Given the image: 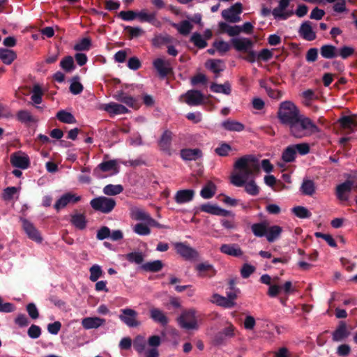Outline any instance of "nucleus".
<instances>
[{
	"label": "nucleus",
	"mask_w": 357,
	"mask_h": 357,
	"mask_svg": "<svg viewBox=\"0 0 357 357\" xmlns=\"http://www.w3.org/2000/svg\"><path fill=\"white\" fill-rule=\"evenodd\" d=\"M234 167L239 173L231 177V182L237 187H242L245 181L260 171L258 160L252 155H245L238 158L234 163Z\"/></svg>",
	"instance_id": "nucleus-1"
},
{
	"label": "nucleus",
	"mask_w": 357,
	"mask_h": 357,
	"mask_svg": "<svg viewBox=\"0 0 357 357\" xmlns=\"http://www.w3.org/2000/svg\"><path fill=\"white\" fill-rule=\"evenodd\" d=\"M288 128L290 135L297 139L310 137L320 132L319 127L309 117L303 114L294 121Z\"/></svg>",
	"instance_id": "nucleus-2"
},
{
	"label": "nucleus",
	"mask_w": 357,
	"mask_h": 357,
	"mask_svg": "<svg viewBox=\"0 0 357 357\" xmlns=\"http://www.w3.org/2000/svg\"><path fill=\"white\" fill-rule=\"evenodd\" d=\"M301 115L299 109L292 102L284 101L280 103L278 117L282 125L289 127Z\"/></svg>",
	"instance_id": "nucleus-3"
},
{
	"label": "nucleus",
	"mask_w": 357,
	"mask_h": 357,
	"mask_svg": "<svg viewBox=\"0 0 357 357\" xmlns=\"http://www.w3.org/2000/svg\"><path fill=\"white\" fill-rule=\"evenodd\" d=\"M116 202L114 199L100 196L91 200L90 205L96 211H100L105 214H108L113 211L116 206Z\"/></svg>",
	"instance_id": "nucleus-4"
},
{
	"label": "nucleus",
	"mask_w": 357,
	"mask_h": 357,
	"mask_svg": "<svg viewBox=\"0 0 357 357\" xmlns=\"http://www.w3.org/2000/svg\"><path fill=\"white\" fill-rule=\"evenodd\" d=\"M180 326L185 329H197V323L195 311L193 310L183 311L177 319Z\"/></svg>",
	"instance_id": "nucleus-5"
},
{
	"label": "nucleus",
	"mask_w": 357,
	"mask_h": 357,
	"mask_svg": "<svg viewBox=\"0 0 357 357\" xmlns=\"http://www.w3.org/2000/svg\"><path fill=\"white\" fill-rule=\"evenodd\" d=\"M120 312L119 318L128 327L135 328L140 325V321L137 319L138 314L135 310L123 308Z\"/></svg>",
	"instance_id": "nucleus-6"
},
{
	"label": "nucleus",
	"mask_w": 357,
	"mask_h": 357,
	"mask_svg": "<svg viewBox=\"0 0 357 357\" xmlns=\"http://www.w3.org/2000/svg\"><path fill=\"white\" fill-rule=\"evenodd\" d=\"M242 13V4L239 2L222 11V17L231 23L238 22L241 20L239 15Z\"/></svg>",
	"instance_id": "nucleus-7"
},
{
	"label": "nucleus",
	"mask_w": 357,
	"mask_h": 357,
	"mask_svg": "<svg viewBox=\"0 0 357 357\" xmlns=\"http://www.w3.org/2000/svg\"><path fill=\"white\" fill-rule=\"evenodd\" d=\"M174 248L176 252L185 260L196 259L199 257L198 252L185 243H175Z\"/></svg>",
	"instance_id": "nucleus-8"
},
{
	"label": "nucleus",
	"mask_w": 357,
	"mask_h": 357,
	"mask_svg": "<svg viewBox=\"0 0 357 357\" xmlns=\"http://www.w3.org/2000/svg\"><path fill=\"white\" fill-rule=\"evenodd\" d=\"M172 132L165 130L158 142L159 149L169 156H171L173 153L172 149Z\"/></svg>",
	"instance_id": "nucleus-9"
},
{
	"label": "nucleus",
	"mask_w": 357,
	"mask_h": 357,
	"mask_svg": "<svg viewBox=\"0 0 357 357\" xmlns=\"http://www.w3.org/2000/svg\"><path fill=\"white\" fill-rule=\"evenodd\" d=\"M81 200V197L72 192L63 194L54 204V208L56 211L64 208L69 204H75Z\"/></svg>",
	"instance_id": "nucleus-10"
},
{
	"label": "nucleus",
	"mask_w": 357,
	"mask_h": 357,
	"mask_svg": "<svg viewBox=\"0 0 357 357\" xmlns=\"http://www.w3.org/2000/svg\"><path fill=\"white\" fill-rule=\"evenodd\" d=\"M22 227L28 237L32 241L36 243H41L43 238L39 231L35 227V226L30 221L25 218H22Z\"/></svg>",
	"instance_id": "nucleus-11"
},
{
	"label": "nucleus",
	"mask_w": 357,
	"mask_h": 357,
	"mask_svg": "<svg viewBox=\"0 0 357 357\" xmlns=\"http://www.w3.org/2000/svg\"><path fill=\"white\" fill-rule=\"evenodd\" d=\"M289 5V0H280L278 6L275 8L272 11L274 17L275 19L284 20L291 17L294 14L292 10L284 12Z\"/></svg>",
	"instance_id": "nucleus-12"
},
{
	"label": "nucleus",
	"mask_w": 357,
	"mask_h": 357,
	"mask_svg": "<svg viewBox=\"0 0 357 357\" xmlns=\"http://www.w3.org/2000/svg\"><path fill=\"white\" fill-rule=\"evenodd\" d=\"M11 165L17 168L26 169L29 167L30 160L26 155H22L20 153H14L10 155Z\"/></svg>",
	"instance_id": "nucleus-13"
},
{
	"label": "nucleus",
	"mask_w": 357,
	"mask_h": 357,
	"mask_svg": "<svg viewBox=\"0 0 357 357\" xmlns=\"http://www.w3.org/2000/svg\"><path fill=\"white\" fill-rule=\"evenodd\" d=\"M234 49L238 52H246L253 47V42L247 38H234L231 40Z\"/></svg>",
	"instance_id": "nucleus-14"
},
{
	"label": "nucleus",
	"mask_w": 357,
	"mask_h": 357,
	"mask_svg": "<svg viewBox=\"0 0 357 357\" xmlns=\"http://www.w3.org/2000/svg\"><path fill=\"white\" fill-rule=\"evenodd\" d=\"M354 185V181L351 180H346L344 183L336 187V196L341 201H347V194L351 191Z\"/></svg>",
	"instance_id": "nucleus-15"
},
{
	"label": "nucleus",
	"mask_w": 357,
	"mask_h": 357,
	"mask_svg": "<svg viewBox=\"0 0 357 357\" xmlns=\"http://www.w3.org/2000/svg\"><path fill=\"white\" fill-rule=\"evenodd\" d=\"M185 102L190 106L201 105L204 101V95L198 90H189L185 94Z\"/></svg>",
	"instance_id": "nucleus-16"
},
{
	"label": "nucleus",
	"mask_w": 357,
	"mask_h": 357,
	"mask_svg": "<svg viewBox=\"0 0 357 357\" xmlns=\"http://www.w3.org/2000/svg\"><path fill=\"white\" fill-rule=\"evenodd\" d=\"M350 335V331L344 321H340L337 328L332 333V339L334 342H341Z\"/></svg>",
	"instance_id": "nucleus-17"
},
{
	"label": "nucleus",
	"mask_w": 357,
	"mask_h": 357,
	"mask_svg": "<svg viewBox=\"0 0 357 357\" xmlns=\"http://www.w3.org/2000/svg\"><path fill=\"white\" fill-rule=\"evenodd\" d=\"M298 33L303 39L308 41L314 40L317 37L310 21H306L301 25Z\"/></svg>",
	"instance_id": "nucleus-18"
},
{
	"label": "nucleus",
	"mask_w": 357,
	"mask_h": 357,
	"mask_svg": "<svg viewBox=\"0 0 357 357\" xmlns=\"http://www.w3.org/2000/svg\"><path fill=\"white\" fill-rule=\"evenodd\" d=\"M195 193V190L191 189L178 190L174 197L175 202L179 204L191 202Z\"/></svg>",
	"instance_id": "nucleus-19"
},
{
	"label": "nucleus",
	"mask_w": 357,
	"mask_h": 357,
	"mask_svg": "<svg viewBox=\"0 0 357 357\" xmlns=\"http://www.w3.org/2000/svg\"><path fill=\"white\" fill-rule=\"evenodd\" d=\"M70 223L76 229L83 230L86 227L87 220L84 213H79L76 211L70 215Z\"/></svg>",
	"instance_id": "nucleus-20"
},
{
	"label": "nucleus",
	"mask_w": 357,
	"mask_h": 357,
	"mask_svg": "<svg viewBox=\"0 0 357 357\" xmlns=\"http://www.w3.org/2000/svg\"><path fill=\"white\" fill-rule=\"evenodd\" d=\"M220 250L222 253L232 256L238 257L243 255V251L237 244H222L220 248Z\"/></svg>",
	"instance_id": "nucleus-21"
},
{
	"label": "nucleus",
	"mask_w": 357,
	"mask_h": 357,
	"mask_svg": "<svg viewBox=\"0 0 357 357\" xmlns=\"http://www.w3.org/2000/svg\"><path fill=\"white\" fill-rule=\"evenodd\" d=\"M137 17L142 22H149L156 27L160 26V22L157 20L155 13H147L145 10H141L140 12H137Z\"/></svg>",
	"instance_id": "nucleus-22"
},
{
	"label": "nucleus",
	"mask_w": 357,
	"mask_h": 357,
	"mask_svg": "<svg viewBox=\"0 0 357 357\" xmlns=\"http://www.w3.org/2000/svg\"><path fill=\"white\" fill-rule=\"evenodd\" d=\"M196 270L199 272L200 277H213L216 274V271L213 266L208 263H200L196 266Z\"/></svg>",
	"instance_id": "nucleus-23"
},
{
	"label": "nucleus",
	"mask_w": 357,
	"mask_h": 357,
	"mask_svg": "<svg viewBox=\"0 0 357 357\" xmlns=\"http://www.w3.org/2000/svg\"><path fill=\"white\" fill-rule=\"evenodd\" d=\"M202 156L199 149H183L181 151V157L184 160H196Z\"/></svg>",
	"instance_id": "nucleus-24"
},
{
	"label": "nucleus",
	"mask_w": 357,
	"mask_h": 357,
	"mask_svg": "<svg viewBox=\"0 0 357 357\" xmlns=\"http://www.w3.org/2000/svg\"><path fill=\"white\" fill-rule=\"evenodd\" d=\"M150 317L155 322L159 323L163 326H166L169 322L167 317L158 308L153 307L150 310Z\"/></svg>",
	"instance_id": "nucleus-25"
},
{
	"label": "nucleus",
	"mask_w": 357,
	"mask_h": 357,
	"mask_svg": "<svg viewBox=\"0 0 357 357\" xmlns=\"http://www.w3.org/2000/svg\"><path fill=\"white\" fill-rule=\"evenodd\" d=\"M105 323V320L99 317H86L82 321V325L85 329L97 328Z\"/></svg>",
	"instance_id": "nucleus-26"
},
{
	"label": "nucleus",
	"mask_w": 357,
	"mask_h": 357,
	"mask_svg": "<svg viewBox=\"0 0 357 357\" xmlns=\"http://www.w3.org/2000/svg\"><path fill=\"white\" fill-rule=\"evenodd\" d=\"M341 127L349 129L351 132L357 130V118L356 116H344L339 119Z\"/></svg>",
	"instance_id": "nucleus-27"
},
{
	"label": "nucleus",
	"mask_w": 357,
	"mask_h": 357,
	"mask_svg": "<svg viewBox=\"0 0 357 357\" xmlns=\"http://www.w3.org/2000/svg\"><path fill=\"white\" fill-rule=\"evenodd\" d=\"M104 109L112 115L126 114L128 109L123 105L116 102H110L105 105Z\"/></svg>",
	"instance_id": "nucleus-28"
},
{
	"label": "nucleus",
	"mask_w": 357,
	"mask_h": 357,
	"mask_svg": "<svg viewBox=\"0 0 357 357\" xmlns=\"http://www.w3.org/2000/svg\"><path fill=\"white\" fill-rule=\"evenodd\" d=\"M18 121L24 124H30L31 123H36L38 119L33 116L30 112L25 109L19 110L16 114Z\"/></svg>",
	"instance_id": "nucleus-29"
},
{
	"label": "nucleus",
	"mask_w": 357,
	"mask_h": 357,
	"mask_svg": "<svg viewBox=\"0 0 357 357\" xmlns=\"http://www.w3.org/2000/svg\"><path fill=\"white\" fill-rule=\"evenodd\" d=\"M221 126L225 130L231 132H241L245 129V126L243 123L231 119L223 121Z\"/></svg>",
	"instance_id": "nucleus-30"
},
{
	"label": "nucleus",
	"mask_w": 357,
	"mask_h": 357,
	"mask_svg": "<svg viewBox=\"0 0 357 357\" xmlns=\"http://www.w3.org/2000/svg\"><path fill=\"white\" fill-rule=\"evenodd\" d=\"M320 54L324 59H333L338 56L337 48L333 45H324L320 48Z\"/></svg>",
	"instance_id": "nucleus-31"
},
{
	"label": "nucleus",
	"mask_w": 357,
	"mask_h": 357,
	"mask_svg": "<svg viewBox=\"0 0 357 357\" xmlns=\"http://www.w3.org/2000/svg\"><path fill=\"white\" fill-rule=\"evenodd\" d=\"M217 187L213 182L208 181L200 191L202 198L208 199L212 198L216 193Z\"/></svg>",
	"instance_id": "nucleus-32"
},
{
	"label": "nucleus",
	"mask_w": 357,
	"mask_h": 357,
	"mask_svg": "<svg viewBox=\"0 0 357 357\" xmlns=\"http://www.w3.org/2000/svg\"><path fill=\"white\" fill-rule=\"evenodd\" d=\"M282 232V228L278 225L267 227L266 238L269 243H273L278 239Z\"/></svg>",
	"instance_id": "nucleus-33"
},
{
	"label": "nucleus",
	"mask_w": 357,
	"mask_h": 357,
	"mask_svg": "<svg viewBox=\"0 0 357 357\" xmlns=\"http://www.w3.org/2000/svg\"><path fill=\"white\" fill-rule=\"evenodd\" d=\"M174 38L168 34H158L152 39V45L155 47L169 45L173 43Z\"/></svg>",
	"instance_id": "nucleus-34"
},
{
	"label": "nucleus",
	"mask_w": 357,
	"mask_h": 357,
	"mask_svg": "<svg viewBox=\"0 0 357 357\" xmlns=\"http://www.w3.org/2000/svg\"><path fill=\"white\" fill-rule=\"evenodd\" d=\"M17 58L16 53L6 48L0 49V59L4 64L10 65Z\"/></svg>",
	"instance_id": "nucleus-35"
},
{
	"label": "nucleus",
	"mask_w": 357,
	"mask_h": 357,
	"mask_svg": "<svg viewBox=\"0 0 357 357\" xmlns=\"http://www.w3.org/2000/svg\"><path fill=\"white\" fill-rule=\"evenodd\" d=\"M56 118L63 123L73 124L77 123L74 115L64 109L59 110L56 114Z\"/></svg>",
	"instance_id": "nucleus-36"
},
{
	"label": "nucleus",
	"mask_w": 357,
	"mask_h": 357,
	"mask_svg": "<svg viewBox=\"0 0 357 357\" xmlns=\"http://www.w3.org/2000/svg\"><path fill=\"white\" fill-rule=\"evenodd\" d=\"M218 26L222 32L227 33L229 36H238L241 32V26L238 25L230 26L226 22H221Z\"/></svg>",
	"instance_id": "nucleus-37"
},
{
	"label": "nucleus",
	"mask_w": 357,
	"mask_h": 357,
	"mask_svg": "<svg viewBox=\"0 0 357 357\" xmlns=\"http://www.w3.org/2000/svg\"><path fill=\"white\" fill-rule=\"evenodd\" d=\"M268 223L266 222H260L254 223L251 225V230L253 234L257 237L266 236L267 233Z\"/></svg>",
	"instance_id": "nucleus-38"
},
{
	"label": "nucleus",
	"mask_w": 357,
	"mask_h": 357,
	"mask_svg": "<svg viewBox=\"0 0 357 357\" xmlns=\"http://www.w3.org/2000/svg\"><path fill=\"white\" fill-rule=\"evenodd\" d=\"M153 66L162 77H166L171 71V68L165 66V61L160 58L154 60Z\"/></svg>",
	"instance_id": "nucleus-39"
},
{
	"label": "nucleus",
	"mask_w": 357,
	"mask_h": 357,
	"mask_svg": "<svg viewBox=\"0 0 357 357\" xmlns=\"http://www.w3.org/2000/svg\"><path fill=\"white\" fill-rule=\"evenodd\" d=\"M163 263L160 260L146 262L142 265V268L148 272L156 273L163 268Z\"/></svg>",
	"instance_id": "nucleus-40"
},
{
	"label": "nucleus",
	"mask_w": 357,
	"mask_h": 357,
	"mask_svg": "<svg viewBox=\"0 0 357 357\" xmlns=\"http://www.w3.org/2000/svg\"><path fill=\"white\" fill-rule=\"evenodd\" d=\"M210 89L214 93H222L225 95H229L231 92V85L229 82H226L223 84L212 83Z\"/></svg>",
	"instance_id": "nucleus-41"
},
{
	"label": "nucleus",
	"mask_w": 357,
	"mask_h": 357,
	"mask_svg": "<svg viewBox=\"0 0 357 357\" xmlns=\"http://www.w3.org/2000/svg\"><path fill=\"white\" fill-rule=\"evenodd\" d=\"M296 157V153L292 145L287 146L282 153V160L287 163L294 162Z\"/></svg>",
	"instance_id": "nucleus-42"
},
{
	"label": "nucleus",
	"mask_w": 357,
	"mask_h": 357,
	"mask_svg": "<svg viewBox=\"0 0 357 357\" xmlns=\"http://www.w3.org/2000/svg\"><path fill=\"white\" fill-rule=\"evenodd\" d=\"M172 26L174 28H176L179 33L183 36L189 34L193 27L191 23L188 20L182 21L180 24L172 23Z\"/></svg>",
	"instance_id": "nucleus-43"
},
{
	"label": "nucleus",
	"mask_w": 357,
	"mask_h": 357,
	"mask_svg": "<svg viewBox=\"0 0 357 357\" xmlns=\"http://www.w3.org/2000/svg\"><path fill=\"white\" fill-rule=\"evenodd\" d=\"M301 191L305 195L312 196L315 192L314 183L312 180H303L301 186Z\"/></svg>",
	"instance_id": "nucleus-44"
},
{
	"label": "nucleus",
	"mask_w": 357,
	"mask_h": 357,
	"mask_svg": "<svg viewBox=\"0 0 357 357\" xmlns=\"http://www.w3.org/2000/svg\"><path fill=\"white\" fill-rule=\"evenodd\" d=\"M124 31H126L129 40L138 38L144 33V31L138 26H125Z\"/></svg>",
	"instance_id": "nucleus-45"
},
{
	"label": "nucleus",
	"mask_w": 357,
	"mask_h": 357,
	"mask_svg": "<svg viewBox=\"0 0 357 357\" xmlns=\"http://www.w3.org/2000/svg\"><path fill=\"white\" fill-rule=\"evenodd\" d=\"M123 187L121 185L108 184L103 188V193L108 196H114L121 193Z\"/></svg>",
	"instance_id": "nucleus-46"
},
{
	"label": "nucleus",
	"mask_w": 357,
	"mask_h": 357,
	"mask_svg": "<svg viewBox=\"0 0 357 357\" xmlns=\"http://www.w3.org/2000/svg\"><path fill=\"white\" fill-rule=\"evenodd\" d=\"M61 68L66 73H70L75 68L73 56H66L60 62Z\"/></svg>",
	"instance_id": "nucleus-47"
},
{
	"label": "nucleus",
	"mask_w": 357,
	"mask_h": 357,
	"mask_svg": "<svg viewBox=\"0 0 357 357\" xmlns=\"http://www.w3.org/2000/svg\"><path fill=\"white\" fill-rule=\"evenodd\" d=\"M79 77L75 75L72 79V83L70 86V91L74 95H78L81 93L84 89L83 85L79 82Z\"/></svg>",
	"instance_id": "nucleus-48"
},
{
	"label": "nucleus",
	"mask_w": 357,
	"mask_h": 357,
	"mask_svg": "<svg viewBox=\"0 0 357 357\" xmlns=\"http://www.w3.org/2000/svg\"><path fill=\"white\" fill-rule=\"evenodd\" d=\"M98 169L101 170L103 172H107L111 170L116 169V162L115 160H108L105 162H102L100 163L97 168L94 169L93 173L96 174L98 171Z\"/></svg>",
	"instance_id": "nucleus-49"
},
{
	"label": "nucleus",
	"mask_w": 357,
	"mask_h": 357,
	"mask_svg": "<svg viewBox=\"0 0 357 357\" xmlns=\"http://www.w3.org/2000/svg\"><path fill=\"white\" fill-rule=\"evenodd\" d=\"M214 302L220 306L230 308L234 305V302H231L227 297H224L218 294L213 295Z\"/></svg>",
	"instance_id": "nucleus-50"
},
{
	"label": "nucleus",
	"mask_w": 357,
	"mask_h": 357,
	"mask_svg": "<svg viewBox=\"0 0 357 357\" xmlns=\"http://www.w3.org/2000/svg\"><path fill=\"white\" fill-rule=\"evenodd\" d=\"M222 63V61L220 59H210L206 65V67L214 73H218L224 70V68L220 66Z\"/></svg>",
	"instance_id": "nucleus-51"
},
{
	"label": "nucleus",
	"mask_w": 357,
	"mask_h": 357,
	"mask_svg": "<svg viewBox=\"0 0 357 357\" xmlns=\"http://www.w3.org/2000/svg\"><path fill=\"white\" fill-rule=\"evenodd\" d=\"M245 192L252 196H257L259 193V187L256 184L255 181L252 179L248 182H245Z\"/></svg>",
	"instance_id": "nucleus-52"
},
{
	"label": "nucleus",
	"mask_w": 357,
	"mask_h": 357,
	"mask_svg": "<svg viewBox=\"0 0 357 357\" xmlns=\"http://www.w3.org/2000/svg\"><path fill=\"white\" fill-rule=\"evenodd\" d=\"M190 41L199 49H203L207 46L206 40H204L202 35L197 32L193 33L190 38Z\"/></svg>",
	"instance_id": "nucleus-53"
},
{
	"label": "nucleus",
	"mask_w": 357,
	"mask_h": 357,
	"mask_svg": "<svg viewBox=\"0 0 357 357\" xmlns=\"http://www.w3.org/2000/svg\"><path fill=\"white\" fill-rule=\"evenodd\" d=\"M91 40L89 38H84L79 42L76 43L73 47L75 51H88L90 50Z\"/></svg>",
	"instance_id": "nucleus-54"
},
{
	"label": "nucleus",
	"mask_w": 357,
	"mask_h": 357,
	"mask_svg": "<svg viewBox=\"0 0 357 357\" xmlns=\"http://www.w3.org/2000/svg\"><path fill=\"white\" fill-rule=\"evenodd\" d=\"M126 259L136 264H141L144 261V255L140 252H132L126 255Z\"/></svg>",
	"instance_id": "nucleus-55"
},
{
	"label": "nucleus",
	"mask_w": 357,
	"mask_h": 357,
	"mask_svg": "<svg viewBox=\"0 0 357 357\" xmlns=\"http://www.w3.org/2000/svg\"><path fill=\"white\" fill-rule=\"evenodd\" d=\"M291 211L299 218H309L312 215V213L304 206H295Z\"/></svg>",
	"instance_id": "nucleus-56"
},
{
	"label": "nucleus",
	"mask_w": 357,
	"mask_h": 357,
	"mask_svg": "<svg viewBox=\"0 0 357 357\" xmlns=\"http://www.w3.org/2000/svg\"><path fill=\"white\" fill-rule=\"evenodd\" d=\"M43 92L38 85H36L33 89V94L31 96V100L35 105H39L43 100Z\"/></svg>",
	"instance_id": "nucleus-57"
},
{
	"label": "nucleus",
	"mask_w": 357,
	"mask_h": 357,
	"mask_svg": "<svg viewBox=\"0 0 357 357\" xmlns=\"http://www.w3.org/2000/svg\"><path fill=\"white\" fill-rule=\"evenodd\" d=\"M133 348L139 354L144 352L146 348V341L144 337L141 335L137 336L133 341Z\"/></svg>",
	"instance_id": "nucleus-58"
},
{
	"label": "nucleus",
	"mask_w": 357,
	"mask_h": 357,
	"mask_svg": "<svg viewBox=\"0 0 357 357\" xmlns=\"http://www.w3.org/2000/svg\"><path fill=\"white\" fill-rule=\"evenodd\" d=\"M133 231L140 236H147L151 234L150 228L144 223H137L133 227Z\"/></svg>",
	"instance_id": "nucleus-59"
},
{
	"label": "nucleus",
	"mask_w": 357,
	"mask_h": 357,
	"mask_svg": "<svg viewBox=\"0 0 357 357\" xmlns=\"http://www.w3.org/2000/svg\"><path fill=\"white\" fill-rule=\"evenodd\" d=\"M293 147L295 149V151L301 155H305L308 154L310 151V145L307 143H300L296 144H292Z\"/></svg>",
	"instance_id": "nucleus-60"
},
{
	"label": "nucleus",
	"mask_w": 357,
	"mask_h": 357,
	"mask_svg": "<svg viewBox=\"0 0 357 357\" xmlns=\"http://www.w3.org/2000/svg\"><path fill=\"white\" fill-rule=\"evenodd\" d=\"M90 280L92 282H96L102 274V271L100 266L95 264L90 268Z\"/></svg>",
	"instance_id": "nucleus-61"
},
{
	"label": "nucleus",
	"mask_w": 357,
	"mask_h": 357,
	"mask_svg": "<svg viewBox=\"0 0 357 357\" xmlns=\"http://www.w3.org/2000/svg\"><path fill=\"white\" fill-rule=\"evenodd\" d=\"M133 218L136 220L149 221L151 218L149 213L145 212L144 210L137 208L132 211Z\"/></svg>",
	"instance_id": "nucleus-62"
},
{
	"label": "nucleus",
	"mask_w": 357,
	"mask_h": 357,
	"mask_svg": "<svg viewBox=\"0 0 357 357\" xmlns=\"http://www.w3.org/2000/svg\"><path fill=\"white\" fill-rule=\"evenodd\" d=\"M256 270V268L249 264H244L241 269V275L243 278H248Z\"/></svg>",
	"instance_id": "nucleus-63"
},
{
	"label": "nucleus",
	"mask_w": 357,
	"mask_h": 357,
	"mask_svg": "<svg viewBox=\"0 0 357 357\" xmlns=\"http://www.w3.org/2000/svg\"><path fill=\"white\" fill-rule=\"evenodd\" d=\"M213 47L221 54H224L230 50V45L224 40L215 41Z\"/></svg>",
	"instance_id": "nucleus-64"
}]
</instances>
